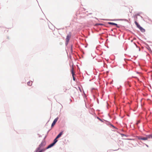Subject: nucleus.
Masks as SVG:
<instances>
[{"mask_svg": "<svg viewBox=\"0 0 152 152\" xmlns=\"http://www.w3.org/2000/svg\"><path fill=\"white\" fill-rule=\"evenodd\" d=\"M46 145V142L45 141H42L40 144L39 145V147L37 148V151L41 149H45L46 150V148H44V147Z\"/></svg>", "mask_w": 152, "mask_h": 152, "instance_id": "1", "label": "nucleus"}, {"mask_svg": "<svg viewBox=\"0 0 152 152\" xmlns=\"http://www.w3.org/2000/svg\"><path fill=\"white\" fill-rule=\"evenodd\" d=\"M71 37V35H68L66 36V45H67Z\"/></svg>", "mask_w": 152, "mask_h": 152, "instance_id": "2", "label": "nucleus"}, {"mask_svg": "<svg viewBox=\"0 0 152 152\" xmlns=\"http://www.w3.org/2000/svg\"><path fill=\"white\" fill-rule=\"evenodd\" d=\"M58 118H57L54 120L53 123H52V125H51L52 127L53 126L55 125V124L57 122V121H58Z\"/></svg>", "mask_w": 152, "mask_h": 152, "instance_id": "3", "label": "nucleus"}, {"mask_svg": "<svg viewBox=\"0 0 152 152\" xmlns=\"http://www.w3.org/2000/svg\"><path fill=\"white\" fill-rule=\"evenodd\" d=\"M108 23L110 25H115V26H116L118 28L119 27V26H118V25H117V24L116 23H112V22H108Z\"/></svg>", "mask_w": 152, "mask_h": 152, "instance_id": "4", "label": "nucleus"}, {"mask_svg": "<svg viewBox=\"0 0 152 152\" xmlns=\"http://www.w3.org/2000/svg\"><path fill=\"white\" fill-rule=\"evenodd\" d=\"M55 145V144L53 142V143L51 144H50V145H49L47 148H46V149H48L50 148H51V147H52L54 145Z\"/></svg>", "mask_w": 152, "mask_h": 152, "instance_id": "5", "label": "nucleus"}, {"mask_svg": "<svg viewBox=\"0 0 152 152\" xmlns=\"http://www.w3.org/2000/svg\"><path fill=\"white\" fill-rule=\"evenodd\" d=\"M45 149H40L39 150L37 151V149L36 152H42L45 151Z\"/></svg>", "mask_w": 152, "mask_h": 152, "instance_id": "6", "label": "nucleus"}, {"mask_svg": "<svg viewBox=\"0 0 152 152\" xmlns=\"http://www.w3.org/2000/svg\"><path fill=\"white\" fill-rule=\"evenodd\" d=\"M71 72L72 74V75H75V73L74 71V68L73 66V65H72V69L71 70Z\"/></svg>", "mask_w": 152, "mask_h": 152, "instance_id": "7", "label": "nucleus"}, {"mask_svg": "<svg viewBox=\"0 0 152 152\" xmlns=\"http://www.w3.org/2000/svg\"><path fill=\"white\" fill-rule=\"evenodd\" d=\"M63 131L61 132L56 137V138H59L63 133Z\"/></svg>", "mask_w": 152, "mask_h": 152, "instance_id": "8", "label": "nucleus"}, {"mask_svg": "<svg viewBox=\"0 0 152 152\" xmlns=\"http://www.w3.org/2000/svg\"><path fill=\"white\" fill-rule=\"evenodd\" d=\"M142 32H144L145 31V30L144 29H143L140 26V27L138 28Z\"/></svg>", "mask_w": 152, "mask_h": 152, "instance_id": "9", "label": "nucleus"}, {"mask_svg": "<svg viewBox=\"0 0 152 152\" xmlns=\"http://www.w3.org/2000/svg\"><path fill=\"white\" fill-rule=\"evenodd\" d=\"M152 135H147L146 136V137L147 138V140L148 139L150 138H152Z\"/></svg>", "mask_w": 152, "mask_h": 152, "instance_id": "10", "label": "nucleus"}, {"mask_svg": "<svg viewBox=\"0 0 152 152\" xmlns=\"http://www.w3.org/2000/svg\"><path fill=\"white\" fill-rule=\"evenodd\" d=\"M32 82L30 81L27 83V84L28 86H31L32 85Z\"/></svg>", "mask_w": 152, "mask_h": 152, "instance_id": "11", "label": "nucleus"}, {"mask_svg": "<svg viewBox=\"0 0 152 152\" xmlns=\"http://www.w3.org/2000/svg\"><path fill=\"white\" fill-rule=\"evenodd\" d=\"M140 140H147V138L146 137H142L140 138Z\"/></svg>", "mask_w": 152, "mask_h": 152, "instance_id": "12", "label": "nucleus"}, {"mask_svg": "<svg viewBox=\"0 0 152 152\" xmlns=\"http://www.w3.org/2000/svg\"><path fill=\"white\" fill-rule=\"evenodd\" d=\"M135 23L138 28H139V27H140V26L138 24V23L136 21H135Z\"/></svg>", "mask_w": 152, "mask_h": 152, "instance_id": "13", "label": "nucleus"}, {"mask_svg": "<svg viewBox=\"0 0 152 152\" xmlns=\"http://www.w3.org/2000/svg\"><path fill=\"white\" fill-rule=\"evenodd\" d=\"M57 139L56 138H56L54 139V142H53L54 144H55L57 141L58 140H57Z\"/></svg>", "mask_w": 152, "mask_h": 152, "instance_id": "14", "label": "nucleus"}, {"mask_svg": "<svg viewBox=\"0 0 152 152\" xmlns=\"http://www.w3.org/2000/svg\"><path fill=\"white\" fill-rule=\"evenodd\" d=\"M140 121H137V122L136 123V125H137L138 124H139V123H140Z\"/></svg>", "mask_w": 152, "mask_h": 152, "instance_id": "15", "label": "nucleus"}, {"mask_svg": "<svg viewBox=\"0 0 152 152\" xmlns=\"http://www.w3.org/2000/svg\"><path fill=\"white\" fill-rule=\"evenodd\" d=\"M72 76H73V80H74L75 81V77H74V75H72Z\"/></svg>", "mask_w": 152, "mask_h": 152, "instance_id": "16", "label": "nucleus"}]
</instances>
